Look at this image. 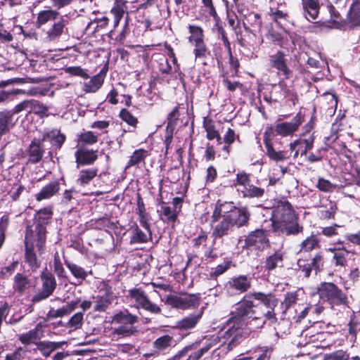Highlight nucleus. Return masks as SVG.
Segmentation results:
<instances>
[{
  "instance_id": "obj_23",
  "label": "nucleus",
  "mask_w": 360,
  "mask_h": 360,
  "mask_svg": "<svg viewBox=\"0 0 360 360\" xmlns=\"http://www.w3.org/2000/svg\"><path fill=\"white\" fill-rule=\"evenodd\" d=\"M105 76L101 72L94 76L90 80L84 82L83 90L86 93H95L103 85Z\"/></svg>"
},
{
  "instance_id": "obj_63",
  "label": "nucleus",
  "mask_w": 360,
  "mask_h": 360,
  "mask_svg": "<svg viewBox=\"0 0 360 360\" xmlns=\"http://www.w3.org/2000/svg\"><path fill=\"white\" fill-rule=\"evenodd\" d=\"M297 300V294L295 292H288L286 294L283 304L286 308L290 307L291 305L295 304Z\"/></svg>"
},
{
  "instance_id": "obj_53",
  "label": "nucleus",
  "mask_w": 360,
  "mask_h": 360,
  "mask_svg": "<svg viewBox=\"0 0 360 360\" xmlns=\"http://www.w3.org/2000/svg\"><path fill=\"white\" fill-rule=\"evenodd\" d=\"M83 321V313L78 312L74 314L68 322V326L75 329L79 328L82 323Z\"/></svg>"
},
{
  "instance_id": "obj_28",
  "label": "nucleus",
  "mask_w": 360,
  "mask_h": 360,
  "mask_svg": "<svg viewBox=\"0 0 360 360\" xmlns=\"http://www.w3.org/2000/svg\"><path fill=\"white\" fill-rule=\"evenodd\" d=\"M13 125L12 113L8 111L0 112V138L8 132Z\"/></svg>"
},
{
  "instance_id": "obj_22",
  "label": "nucleus",
  "mask_w": 360,
  "mask_h": 360,
  "mask_svg": "<svg viewBox=\"0 0 360 360\" xmlns=\"http://www.w3.org/2000/svg\"><path fill=\"white\" fill-rule=\"evenodd\" d=\"M94 311H105L112 303V295L110 292H105L102 295L94 297Z\"/></svg>"
},
{
  "instance_id": "obj_61",
  "label": "nucleus",
  "mask_w": 360,
  "mask_h": 360,
  "mask_svg": "<svg viewBox=\"0 0 360 360\" xmlns=\"http://www.w3.org/2000/svg\"><path fill=\"white\" fill-rule=\"evenodd\" d=\"M80 139L82 142L89 144L95 143L98 141L97 136L94 135V133L91 131H86L83 133L80 136Z\"/></svg>"
},
{
  "instance_id": "obj_27",
  "label": "nucleus",
  "mask_w": 360,
  "mask_h": 360,
  "mask_svg": "<svg viewBox=\"0 0 360 360\" xmlns=\"http://www.w3.org/2000/svg\"><path fill=\"white\" fill-rule=\"evenodd\" d=\"M348 20L352 26H360V0H355L351 5Z\"/></svg>"
},
{
  "instance_id": "obj_25",
  "label": "nucleus",
  "mask_w": 360,
  "mask_h": 360,
  "mask_svg": "<svg viewBox=\"0 0 360 360\" xmlns=\"http://www.w3.org/2000/svg\"><path fill=\"white\" fill-rule=\"evenodd\" d=\"M97 173L98 169L95 167L82 169L79 171L76 182L82 186L88 185L96 176Z\"/></svg>"
},
{
  "instance_id": "obj_1",
  "label": "nucleus",
  "mask_w": 360,
  "mask_h": 360,
  "mask_svg": "<svg viewBox=\"0 0 360 360\" xmlns=\"http://www.w3.org/2000/svg\"><path fill=\"white\" fill-rule=\"evenodd\" d=\"M253 293H249L234 306L231 317L221 330L219 338L222 344L226 345L228 350H231L239 345L245 338V319H258L256 309L258 304L254 303Z\"/></svg>"
},
{
  "instance_id": "obj_45",
  "label": "nucleus",
  "mask_w": 360,
  "mask_h": 360,
  "mask_svg": "<svg viewBox=\"0 0 360 360\" xmlns=\"http://www.w3.org/2000/svg\"><path fill=\"white\" fill-rule=\"evenodd\" d=\"M319 240L315 236L307 238L301 244V250L310 251L316 248L319 244Z\"/></svg>"
},
{
  "instance_id": "obj_30",
  "label": "nucleus",
  "mask_w": 360,
  "mask_h": 360,
  "mask_svg": "<svg viewBox=\"0 0 360 360\" xmlns=\"http://www.w3.org/2000/svg\"><path fill=\"white\" fill-rule=\"evenodd\" d=\"M65 264L75 278L84 281L87 277L88 271L84 270L82 266L67 260L65 261Z\"/></svg>"
},
{
  "instance_id": "obj_5",
  "label": "nucleus",
  "mask_w": 360,
  "mask_h": 360,
  "mask_svg": "<svg viewBox=\"0 0 360 360\" xmlns=\"http://www.w3.org/2000/svg\"><path fill=\"white\" fill-rule=\"evenodd\" d=\"M317 292L320 299L328 303L331 308L335 306L345 305L347 303L346 294L333 283H320L317 288Z\"/></svg>"
},
{
  "instance_id": "obj_16",
  "label": "nucleus",
  "mask_w": 360,
  "mask_h": 360,
  "mask_svg": "<svg viewBox=\"0 0 360 360\" xmlns=\"http://www.w3.org/2000/svg\"><path fill=\"white\" fill-rule=\"evenodd\" d=\"M270 64L271 67L281 72L285 77H289L290 70L286 65L285 56L283 53L277 52L276 53L271 55L270 56Z\"/></svg>"
},
{
  "instance_id": "obj_62",
  "label": "nucleus",
  "mask_w": 360,
  "mask_h": 360,
  "mask_svg": "<svg viewBox=\"0 0 360 360\" xmlns=\"http://www.w3.org/2000/svg\"><path fill=\"white\" fill-rule=\"evenodd\" d=\"M269 15L276 22H278V20L281 19H285L286 15L283 11L278 9L276 6H270Z\"/></svg>"
},
{
  "instance_id": "obj_39",
  "label": "nucleus",
  "mask_w": 360,
  "mask_h": 360,
  "mask_svg": "<svg viewBox=\"0 0 360 360\" xmlns=\"http://www.w3.org/2000/svg\"><path fill=\"white\" fill-rule=\"evenodd\" d=\"M244 198H261L264 193V190L252 184H250L240 193Z\"/></svg>"
},
{
  "instance_id": "obj_35",
  "label": "nucleus",
  "mask_w": 360,
  "mask_h": 360,
  "mask_svg": "<svg viewBox=\"0 0 360 360\" xmlns=\"http://www.w3.org/2000/svg\"><path fill=\"white\" fill-rule=\"evenodd\" d=\"M188 30L191 33L189 41L193 44L200 43L204 41V34L202 29L197 25H190Z\"/></svg>"
},
{
  "instance_id": "obj_58",
  "label": "nucleus",
  "mask_w": 360,
  "mask_h": 360,
  "mask_svg": "<svg viewBox=\"0 0 360 360\" xmlns=\"http://www.w3.org/2000/svg\"><path fill=\"white\" fill-rule=\"evenodd\" d=\"M207 132V137L210 140H212L215 138L218 140L221 139V137L217 131L215 130L214 125L212 123H207L205 126Z\"/></svg>"
},
{
  "instance_id": "obj_33",
  "label": "nucleus",
  "mask_w": 360,
  "mask_h": 360,
  "mask_svg": "<svg viewBox=\"0 0 360 360\" xmlns=\"http://www.w3.org/2000/svg\"><path fill=\"white\" fill-rule=\"evenodd\" d=\"M43 151L40 145L35 142H32L29 149V160L31 163H37L39 162L42 158Z\"/></svg>"
},
{
  "instance_id": "obj_55",
  "label": "nucleus",
  "mask_w": 360,
  "mask_h": 360,
  "mask_svg": "<svg viewBox=\"0 0 360 360\" xmlns=\"http://www.w3.org/2000/svg\"><path fill=\"white\" fill-rule=\"evenodd\" d=\"M348 254V252L342 250L335 252L333 256V258L335 260V264L337 265L345 266L347 262L346 257Z\"/></svg>"
},
{
  "instance_id": "obj_18",
  "label": "nucleus",
  "mask_w": 360,
  "mask_h": 360,
  "mask_svg": "<svg viewBox=\"0 0 360 360\" xmlns=\"http://www.w3.org/2000/svg\"><path fill=\"white\" fill-rule=\"evenodd\" d=\"M42 325L38 323L35 328L30 331L22 333L19 336L20 341L24 345H30L34 343L36 340L40 339L42 337L43 330Z\"/></svg>"
},
{
  "instance_id": "obj_31",
  "label": "nucleus",
  "mask_w": 360,
  "mask_h": 360,
  "mask_svg": "<svg viewBox=\"0 0 360 360\" xmlns=\"http://www.w3.org/2000/svg\"><path fill=\"white\" fill-rule=\"evenodd\" d=\"M193 53L195 61H200L202 65H206L205 58L209 54V51L205 42L197 43L194 44Z\"/></svg>"
},
{
  "instance_id": "obj_6",
  "label": "nucleus",
  "mask_w": 360,
  "mask_h": 360,
  "mask_svg": "<svg viewBox=\"0 0 360 360\" xmlns=\"http://www.w3.org/2000/svg\"><path fill=\"white\" fill-rule=\"evenodd\" d=\"M200 302L199 295L187 294L184 295H170L166 298L165 303L172 307L188 309L198 307Z\"/></svg>"
},
{
  "instance_id": "obj_60",
  "label": "nucleus",
  "mask_w": 360,
  "mask_h": 360,
  "mask_svg": "<svg viewBox=\"0 0 360 360\" xmlns=\"http://www.w3.org/2000/svg\"><path fill=\"white\" fill-rule=\"evenodd\" d=\"M280 86L281 88V91L283 92V95L290 101L295 102V100L296 99V94L294 92V91L290 88H288L285 84L283 83H280Z\"/></svg>"
},
{
  "instance_id": "obj_3",
  "label": "nucleus",
  "mask_w": 360,
  "mask_h": 360,
  "mask_svg": "<svg viewBox=\"0 0 360 360\" xmlns=\"http://www.w3.org/2000/svg\"><path fill=\"white\" fill-rule=\"evenodd\" d=\"M271 219L274 230L278 233L289 236L302 231L303 228L298 224L295 211L288 201L279 200L276 202L273 208Z\"/></svg>"
},
{
  "instance_id": "obj_52",
  "label": "nucleus",
  "mask_w": 360,
  "mask_h": 360,
  "mask_svg": "<svg viewBox=\"0 0 360 360\" xmlns=\"http://www.w3.org/2000/svg\"><path fill=\"white\" fill-rule=\"evenodd\" d=\"M32 102H30V100H25L18 103L11 111H10L12 113V116L14 114H18L23 110H29L30 112V105H32Z\"/></svg>"
},
{
  "instance_id": "obj_20",
  "label": "nucleus",
  "mask_w": 360,
  "mask_h": 360,
  "mask_svg": "<svg viewBox=\"0 0 360 360\" xmlns=\"http://www.w3.org/2000/svg\"><path fill=\"white\" fill-rule=\"evenodd\" d=\"M77 167L79 165H91L97 159V155L93 150L78 149L75 153Z\"/></svg>"
},
{
  "instance_id": "obj_40",
  "label": "nucleus",
  "mask_w": 360,
  "mask_h": 360,
  "mask_svg": "<svg viewBox=\"0 0 360 360\" xmlns=\"http://www.w3.org/2000/svg\"><path fill=\"white\" fill-rule=\"evenodd\" d=\"M29 282L25 276L17 274L14 278L13 288L18 292L22 293L28 287Z\"/></svg>"
},
{
  "instance_id": "obj_19",
  "label": "nucleus",
  "mask_w": 360,
  "mask_h": 360,
  "mask_svg": "<svg viewBox=\"0 0 360 360\" xmlns=\"http://www.w3.org/2000/svg\"><path fill=\"white\" fill-rule=\"evenodd\" d=\"M67 23L68 21L63 17H61L58 22H54L46 32L48 40L54 41L58 39L63 33Z\"/></svg>"
},
{
  "instance_id": "obj_64",
  "label": "nucleus",
  "mask_w": 360,
  "mask_h": 360,
  "mask_svg": "<svg viewBox=\"0 0 360 360\" xmlns=\"http://www.w3.org/2000/svg\"><path fill=\"white\" fill-rule=\"evenodd\" d=\"M18 263L17 262H14L10 265L3 268L0 273L1 277L3 278L8 277L15 270V269L18 266Z\"/></svg>"
},
{
  "instance_id": "obj_4",
  "label": "nucleus",
  "mask_w": 360,
  "mask_h": 360,
  "mask_svg": "<svg viewBox=\"0 0 360 360\" xmlns=\"http://www.w3.org/2000/svg\"><path fill=\"white\" fill-rule=\"evenodd\" d=\"M227 214L232 225L241 227L247 224L250 213L246 207H236L232 202L218 200L213 211V217L216 220L222 214Z\"/></svg>"
},
{
  "instance_id": "obj_51",
  "label": "nucleus",
  "mask_w": 360,
  "mask_h": 360,
  "mask_svg": "<svg viewBox=\"0 0 360 360\" xmlns=\"http://www.w3.org/2000/svg\"><path fill=\"white\" fill-rule=\"evenodd\" d=\"M47 136L51 140L53 144L58 147H60L65 140V136L56 131H51Z\"/></svg>"
},
{
  "instance_id": "obj_38",
  "label": "nucleus",
  "mask_w": 360,
  "mask_h": 360,
  "mask_svg": "<svg viewBox=\"0 0 360 360\" xmlns=\"http://www.w3.org/2000/svg\"><path fill=\"white\" fill-rule=\"evenodd\" d=\"M283 255L281 252H276L274 255L266 258L265 267L271 271L277 266L282 265Z\"/></svg>"
},
{
  "instance_id": "obj_48",
  "label": "nucleus",
  "mask_w": 360,
  "mask_h": 360,
  "mask_svg": "<svg viewBox=\"0 0 360 360\" xmlns=\"http://www.w3.org/2000/svg\"><path fill=\"white\" fill-rule=\"evenodd\" d=\"M162 209L164 221L167 222H173L176 220L177 217V212L176 209H172L169 206H163Z\"/></svg>"
},
{
  "instance_id": "obj_42",
  "label": "nucleus",
  "mask_w": 360,
  "mask_h": 360,
  "mask_svg": "<svg viewBox=\"0 0 360 360\" xmlns=\"http://www.w3.org/2000/svg\"><path fill=\"white\" fill-rule=\"evenodd\" d=\"M253 294L255 300L259 301L261 304L266 307L267 309H272V308H274L275 303L269 296L262 292H254Z\"/></svg>"
},
{
  "instance_id": "obj_34",
  "label": "nucleus",
  "mask_w": 360,
  "mask_h": 360,
  "mask_svg": "<svg viewBox=\"0 0 360 360\" xmlns=\"http://www.w3.org/2000/svg\"><path fill=\"white\" fill-rule=\"evenodd\" d=\"M250 184V179L249 174L244 172H238L236 174V182L234 186L237 188V191L240 193L245 190Z\"/></svg>"
},
{
  "instance_id": "obj_2",
  "label": "nucleus",
  "mask_w": 360,
  "mask_h": 360,
  "mask_svg": "<svg viewBox=\"0 0 360 360\" xmlns=\"http://www.w3.org/2000/svg\"><path fill=\"white\" fill-rule=\"evenodd\" d=\"M52 216V211L50 208L45 207L40 210L36 215L38 221L36 226L37 234L34 237V242L28 241V236L25 237V261L29 266L33 269H37L41 265V259L39 257L45 252L46 243V227L45 224Z\"/></svg>"
},
{
  "instance_id": "obj_11",
  "label": "nucleus",
  "mask_w": 360,
  "mask_h": 360,
  "mask_svg": "<svg viewBox=\"0 0 360 360\" xmlns=\"http://www.w3.org/2000/svg\"><path fill=\"white\" fill-rule=\"evenodd\" d=\"M212 224L213 225L212 236L215 238H221L228 235L233 227L232 222L229 220L227 214H222L217 219H214L212 215Z\"/></svg>"
},
{
  "instance_id": "obj_36",
  "label": "nucleus",
  "mask_w": 360,
  "mask_h": 360,
  "mask_svg": "<svg viewBox=\"0 0 360 360\" xmlns=\"http://www.w3.org/2000/svg\"><path fill=\"white\" fill-rule=\"evenodd\" d=\"M127 3V0H115V4L110 11L113 16L122 18L124 13L128 10Z\"/></svg>"
},
{
  "instance_id": "obj_41",
  "label": "nucleus",
  "mask_w": 360,
  "mask_h": 360,
  "mask_svg": "<svg viewBox=\"0 0 360 360\" xmlns=\"http://www.w3.org/2000/svg\"><path fill=\"white\" fill-rule=\"evenodd\" d=\"M151 238V231H142L140 229L136 227L131 237V242L134 243H146Z\"/></svg>"
},
{
  "instance_id": "obj_59",
  "label": "nucleus",
  "mask_w": 360,
  "mask_h": 360,
  "mask_svg": "<svg viewBox=\"0 0 360 360\" xmlns=\"http://www.w3.org/2000/svg\"><path fill=\"white\" fill-rule=\"evenodd\" d=\"M231 261L224 260L221 264H219L212 273V275L217 276L224 273L230 267Z\"/></svg>"
},
{
  "instance_id": "obj_26",
  "label": "nucleus",
  "mask_w": 360,
  "mask_h": 360,
  "mask_svg": "<svg viewBox=\"0 0 360 360\" xmlns=\"http://www.w3.org/2000/svg\"><path fill=\"white\" fill-rule=\"evenodd\" d=\"M58 15V12L56 10L48 9L41 11L37 14V18L36 20V25L37 27H40L42 25L46 24L48 22L53 20L57 18Z\"/></svg>"
},
{
  "instance_id": "obj_21",
  "label": "nucleus",
  "mask_w": 360,
  "mask_h": 360,
  "mask_svg": "<svg viewBox=\"0 0 360 360\" xmlns=\"http://www.w3.org/2000/svg\"><path fill=\"white\" fill-rule=\"evenodd\" d=\"M60 190V184L58 181L50 182L44 186L39 193L36 195V200L41 201L53 197Z\"/></svg>"
},
{
  "instance_id": "obj_12",
  "label": "nucleus",
  "mask_w": 360,
  "mask_h": 360,
  "mask_svg": "<svg viewBox=\"0 0 360 360\" xmlns=\"http://www.w3.org/2000/svg\"><path fill=\"white\" fill-rule=\"evenodd\" d=\"M251 285L250 279L245 276H238L231 278L226 288L229 294H240L246 292Z\"/></svg>"
},
{
  "instance_id": "obj_14",
  "label": "nucleus",
  "mask_w": 360,
  "mask_h": 360,
  "mask_svg": "<svg viewBox=\"0 0 360 360\" xmlns=\"http://www.w3.org/2000/svg\"><path fill=\"white\" fill-rule=\"evenodd\" d=\"M248 246H254L258 249H264L269 246L267 232L262 229L252 231L245 239Z\"/></svg>"
},
{
  "instance_id": "obj_7",
  "label": "nucleus",
  "mask_w": 360,
  "mask_h": 360,
  "mask_svg": "<svg viewBox=\"0 0 360 360\" xmlns=\"http://www.w3.org/2000/svg\"><path fill=\"white\" fill-rule=\"evenodd\" d=\"M137 321V317L127 313L120 312L115 315L113 321L120 323L115 329L114 333L119 336L127 337L135 331L134 323Z\"/></svg>"
},
{
  "instance_id": "obj_57",
  "label": "nucleus",
  "mask_w": 360,
  "mask_h": 360,
  "mask_svg": "<svg viewBox=\"0 0 360 360\" xmlns=\"http://www.w3.org/2000/svg\"><path fill=\"white\" fill-rule=\"evenodd\" d=\"M120 115L122 120L131 126L135 125L137 122V120L127 110H122Z\"/></svg>"
},
{
  "instance_id": "obj_44",
  "label": "nucleus",
  "mask_w": 360,
  "mask_h": 360,
  "mask_svg": "<svg viewBox=\"0 0 360 360\" xmlns=\"http://www.w3.org/2000/svg\"><path fill=\"white\" fill-rule=\"evenodd\" d=\"M349 354L342 349H339L325 355L324 360H349Z\"/></svg>"
},
{
  "instance_id": "obj_9",
  "label": "nucleus",
  "mask_w": 360,
  "mask_h": 360,
  "mask_svg": "<svg viewBox=\"0 0 360 360\" xmlns=\"http://www.w3.org/2000/svg\"><path fill=\"white\" fill-rule=\"evenodd\" d=\"M42 286L40 292L33 297V302H39L49 297L56 287V281L51 273L44 271L41 274Z\"/></svg>"
},
{
  "instance_id": "obj_37",
  "label": "nucleus",
  "mask_w": 360,
  "mask_h": 360,
  "mask_svg": "<svg viewBox=\"0 0 360 360\" xmlns=\"http://www.w3.org/2000/svg\"><path fill=\"white\" fill-rule=\"evenodd\" d=\"M314 137L309 136L308 139H299V145L297 150L295 152V157L298 155L299 152L301 155H306L307 153L313 148Z\"/></svg>"
},
{
  "instance_id": "obj_8",
  "label": "nucleus",
  "mask_w": 360,
  "mask_h": 360,
  "mask_svg": "<svg viewBox=\"0 0 360 360\" xmlns=\"http://www.w3.org/2000/svg\"><path fill=\"white\" fill-rule=\"evenodd\" d=\"M129 296L141 307L152 314H160L161 309L155 303L150 302L143 290L140 288H133L128 291Z\"/></svg>"
},
{
  "instance_id": "obj_54",
  "label": "nucleus",
  "mask_w": 360,
  "mask_h": 360,
  "mask_svg": "<svg viewBox=\"0 0 360 360\" xmlns=\"http://www.w3.org/2000/svg\"><path fill=\"white\" fill-rule=\"evenodd\" d=\"M26 352L22 347L18 348L15 351L6 356V360H22L25 356Z\"/></svg>"
},
{
  "instance_id": "obj_17",
  "label": "nucleus",
  "mask_w": 360,
  "mask_h": 360,
  "mask_svg": "<svg viewBox=\"0 0 360 360\" xmlns=\"http://www.w3.org/2000/svg\"><path fill=\"white\" fill-rule=\"evenodd\" d=\"M202 311L191 314L176 322V328L180 330H189L193 328L201 319Z\"/></svg>"
},
{
  "instance_id": "obj_29",
  "label": "nucleus",
  "mask_w": 360,
  "mask_h": 360,
  "mask_svg": "<svg viewBox=\"0 0 360 360\" xmlns=\"http://www.w3.org/2000/svg\"><path fill=\"white\" fill-rule=\"evenodd\" d=\"M37 349L41 354L47 357L56 349L60 347L62 342H39L36 343Z\"/></svg>"
},
{
  "instance_id": "obj_46",
  "label": "nucleus",
  "mask_w": 360,
  "mask_h": 360,
  "mask_svg": "<svg viewBox=\"0 0 360 360\" xmlns=\"http://www.w3.org/2000/svg\"><path fill=\"white\" fill-rule=\"evenodd\" d=\"M317 188L321 191L331 193L337 188V186L332 184L328 180L319 178L317 183Z\"/></svg>"
},
{
  "instance_id": "obj_15",
  "label": "nucleus",
  "mask_w": 360,
  "mask_h": 360,
  "mask_svg": "<svg viewBox=\"0 0 360 360\" xmlns=\"http://www.w3.org/2000/svg\"><path fill=\"white\" fill-rule=\"evenodd\" d=\"M174 345V340L169 335H164L157 338L153 343L155 352L158 354H166Z\"/></svg>"
},
{
  "instance_id": "obj_13",
  "label": "nucleus",
  "mask_w": 360,
  "mask_h": 360,
  "mask_svg": "<svg viewBox=\"0 0 360 360\" xmlns=\"http://www.w3.org/2000/svg\"><path fill=\"white\" fill-rule=\"evenodd\" d=\"M302 123V115L297 114L290 122H284L277 124L275 126V131L281 136H288L296 131Z\"/></svg>"
},
{
  "instance_id": "obj_32",
  "label": "nucleus",
  "mask_w": 360,
  "mask_h": 360,
  "mask_svg": "<svg viewBox=\"0 0 360 360\" xmlns=\"http://www.w3.org/2000/svg\"><path fill=\"white\" fill-rule=\"evenodd\" d=\"M148 155V151L143 149L136 150L130 156V158L126 165V169L135 166L143 162Z\"/></svg>"
},
{
  "instance_id": "obj_47",
  "label": "nucleus",
  "mask_w": 360,
  "mask_h": 360,
  "mask_svg": "<svg viewBox=\"0 0 360 360\" xmlns=\"http://www.w3.org/2000/svg\"><path fill=\"white\" fill-rule=\"evenodd\" d=\"M53 266H54V272L59 278L65 277V271L63 266V264L60 259L59 254L56 252L54 255L53 259Z\"/></svg>"
},
{
  "instance_id": "obj_24",
  "label": "nucleus",
  "mask_w": 360,
  "mask_h": 360,
  "mask_svg": "<svg viewBox=\"0 0 360 360\" xmlns=\"http://www.w3.org/2000/svg\"><path fill=\"white\" fill-rule=\"evenodd\" d=\"M303 8L304 10V15L309 21H312L316 19L319 6L315 0H303Z\"/></svg>"
},
{
  "instance_id": "obj_10",
  "label": "nucleus",
  "mask_w": 360,
  "mask_h": 360,
  "mask_svg": "<svg viewBox=\"0 0 360 360\" xmlns=\"http://www.w3.org/2000/svg\"><path fill=\"white\" fill-rule=\"evenodd\" d=\"M274 136V130L272 127H268L264 133V143L266 149V155L273 161L281 162L286 159L283 150H276L274 146L272 139Z\"/></svg>"
},
{
  "instance_id": "obj_56",
  "label": "nucleus",
  "mask_w": 360,
  "mask_h": 360,
  "mask_svg": "<svg viewBox=\"0 0 360 360\" xmlns=\"http://www.w3.org/2000/svg\"><path fill=\"white\" fill-rule=\"evenodd\" d=\"M321 257L317 256L315 258H314L313 262H311L310 264H302V263L303 261L299 260L298 261V265L300 268H302L301 271L304 273V276L305 277H309L310 276L311 271V264H314L318 260L320 261Z\"/></svg>"
},
{
  "instance_id": "obj_49",
  "label": "nucleus",
  "mask_w": 360,
  "mask_h": 360,
  "mask_svg": "<svg viewBox=\"0 0 360 360\" xmlns=\"http://www.w3.org/2000/svg\"><path fill=\"white\" fill-rule=\"evenodd\" d=\"M30 102H32L30 105V112L33 111L36 114L44 115L48 111V108L38 101L30 99Z\"/></svg>"
},
{
  "instance_id": "obj_50",
  "label": "nucleus",
  "mask_w": 360,
  "mask_h": 360,
  "mask_svg": "<svg viewBox=\"0 0 360 360\" xmlns=\"http://www.w3.org/2000/svg\"><path fill=\"white\" fill-rule=\"evenodd\" d=\"M179 108L175 107L172 110V111L168 115V117H167L168 123H167V130L173 129V128L175 125L176 121L179 119Z\"/></svg>"
},
{
  "instance_id": "obj_43",
  "label": "nucleus",
  "mask_w": 360,
  "mask_h": 360,
  "mask_svg": "<svg viewBox=\"0 0 360 360\" xmlns=\"http://www.w3.org/2000/svg\"><path fill=\"white\" fill-rule=\"evenodd\" d=\"M65 72L72 75L80 77L83 79H88L89 77L87 70L82 68L80 66H70L65 69Z\"/></svg>"
}]
</instances>
